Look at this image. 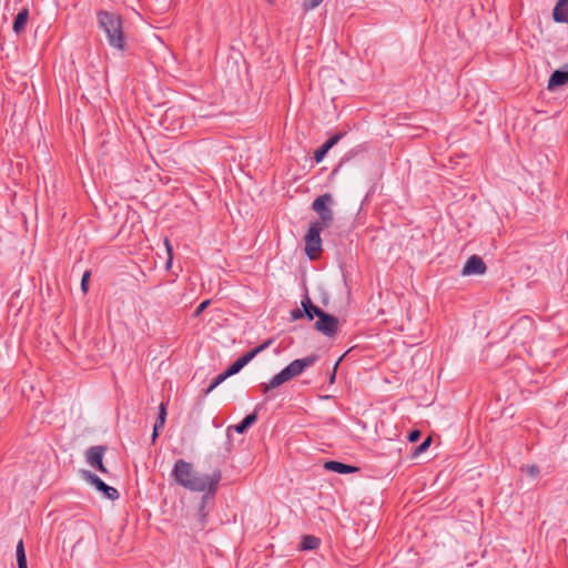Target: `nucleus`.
I'll return each mask as SVG.
<instances>
[{
    "mask_svg": "<svg viewBox=\"0 0 568 568\" xmlns=\"http://www.w3.org/2000/svg\"><path fill=\"white\" fill-rule=\"evenodd\" d=\"M171 478L175 484L192 493H217L222 471L215 469L211 474H201L194 469L191 462L178 459L171 470Z\"/></svg>",
    "mask_w": 568,
    "mask_h": 568,
    "instance_id": "1",
    "label": "nucleus"
},
{
    "mask_svg": "<svg viewBox=\"0 0 568 568\" xmlns=\"http://www.w3.org/2000/svg\"><path fill=\"white\" fill-rule=\"evenodd\" d=\"M97 24L113 50L120 52L125 50L126 37L123 29V19L120 14L108 10H99L97 12Z\"/></svg>",
    "mask_w": 568,
    "mask_h": 568,
    "instance_id": "2",
    "label": "nucleus"
},
{
    "mask_svg": "<svg viewBox=\"0 0 568 568\" xmlns=\"http://www.w3.org/2000/svg\"><path fill=\"white\" fill-rule=\"evenodd\" d=\"M317 361L316 355H308L303 358H297L291 362L280 373L274 375L268 383L261 384V389L264 394L283 385L292 378L300 376L306 368L313 366Z\"/></svg>",
    "mask_w": 568,
    "mask_h": 568,
    "instance_id": "3",
    "label": "nucleus"
},
{
    "mask_svg": "<svg viewBox=\"0 0 568 568\" xmlns=\"http://www.w3.org/2000/svg\"><path fill=\"white\" fill-rule=\"evenodd\" d=\"M333 203H334V200H333V196L331 193H324V194L317 196L313 201L312 209L320 216V220L314 221V223L324 225L326 227H328L333 223V221H334V213L332 210Z\"/></svg>",
    "mask_w": 568,
    "mask_h": 568,
    "instance_id": "4",
    "label": "nucleus"
},
{
    "mask_svg": "<svg viewBox=\"0 0 568 568\" xmlns=\"http://www.w3.org/2000/svg\"><path fill=\"white\" fill-rule=\"evenodd\" d=\"M324 227V225L312 222L305 234V253L311 260L315 258L322 251L321 232Z\"/></svg>",
    "mask_w": 568,
    "mask_h": 568,
    "instance_id": "5",
    "label": "nucleus"
},
{
    "mask_svg": "<svg viewBox=\"0 0 568 568\" xmlns=\"http://www.w3.org/2000/svg\"><path fill=\"white\" fill-rule=\"evenodd\" d=\"M82 476L87 481L94 486L97 490L102 493L105 498L110 500H115L119 498V491L114 487L105 484L98 475L91 473L90 470H83Z\"/></svg>",
    "mask_w": 568,
    "mask_h": 568,
    "instance_id": "6",
    "label": "nucleus"
},
{
    "mask_svg": "<svg viewBox=\"0 0 568 568\" xmlns=\"http://www.w3.org/2000/svg\"><path fill=\"white\" fill-rule=\"evenodd\" d=\"M315 328L322 334L331 337L337 333L338 321L334 315L323 312L315 323Z\"/></svg>",
    "mask_w": 568,
    "mask_h": 568,
    "instance_id": "7",
    "label": "nucleus"
},
{
    "mask_svg": "<svg viewBox=\"0 0 568 568\" xmlns=\"http://www.w3.org/2000/svg\"><path fill=\"white\" fill-rule=\"evenodd\" d=\"M105 453V447L98 445L92 446L85 452L87 463L94 469L99 470L102 474H106L108 470L103 465V456Z\"/></svg>",
    "mask_w": 568,
    "mask_h": 568,
    "instance_id": "8",
    "label": "nucleus"
},
{
    "mask_svg": "<svg viewBox=\"0 0 568 568\" xmlns=\"http://www.w3.org/2000/svg\"><path fill=\"white\" fill-rule=\"evenodd\" d=\"M200 493L202 494V496H201V499H200V503L197 506V511H196L197 521L195 524V529H197V530L204 529V527L206 525V519L209 516L207 504H209L210 499L214 498V496L216 495V493H209V491H200Z\"/></svg>",
    "mask_w": 568,
    "mask_h": 568,
    "instance_id": "9",
    "label": "nucleus"
},
{
    "mask_svg": "<svg viewBox=\"0 0 568 568\" xmlns=\"http://www.w3.org/2000/svg\"><path fill=\"white\" fill-rule=\"evenodd\" d=\"M486 264L483 258L478 255H471L465 263L462 275H483L486 273Z\"/></svg>",
    "mask_w": 568,
    "mask_h": 568,
    "instance_id": "10",
    "label": "nucleus"
},
{
    "mask_svg": "<svg viewBox=\"0 0 568 568\" xmlns=\"http://www.w3.org/2000/svg\"><path fill=\"white\" fill-rule=\"evenodd\" d=\"M345 135V133L339 132L335 135H332L329 139L326 140L325 143H323L315 152H314V161L316 163H321L324 158L326 156L327 152L336 145L339 140Z\"/></svg>",
    "mask_w": 568,
    "mask_h": 568,
    "instance_id": "11",
    "label": "nucleus"
},
{
    "mask_svg": "<svg viewBox=\"0 0 568 568\" xmlns=\"http://www.w3.org/2000/svg\"><path fill=\"white\" fill-rule=\"evenodd\" d=\"M568 83V65L566 70H555L549 77L547 89L552 91Z\"/></svg>",
    "mask_w": 568,
    "mask_h": 568,
    "instance_id": "12",
    "label": "nucleus"
},
{
    "mask_svg": "<svg viewBox=\"0 0 568 568\" xmlns=\"http://www.w3.org/2000/svg\"><path fill=\"white\" fill-rule=\"evenodd\" d=\"M324 469L328 471H334L337 474H353L358 470L357 467L347 465L337 460H329L324 464Z\"/></svg>",
    "mask_w": 568,
    "mask_h": 568,
    "instance_id": "13",
    "label": "nucleus"
},
{
    "mask_svg": "<svg viewBox=\"0 0 568 568\" xmlns=\"http://www.w3.org/2000/svg\"><path fill=\"white\" fill-rule=\"evenodd\" d=\"M552 19L558 23H568V0H558L552 10Z\"/></svg>",
    "mask_w": 568,
    "mask_h": 568,
    "instance_id": "14",
    "label": "nucleus"
},
{
    "mask_svg": "<svg viewBox=\"0 0 568 568\" xmlns=\"http://www.w3.org/2000/svg\"><path fill=\"white\" fill-rule=\"evenodd\" d=\"M166 420V403L162 402L159 406V415L153 426L152 443L159 437L160 430L163 429Z\"/></svg>",
    "mask_w": 568,
    "mask_h": 568,
    "instance_id": "15",
    "label": "nucleus"
},
{
    "mask_svg": "<svg viewBox=\"0 0 568 568\" xmlns=\"http://www.w3.org/2000/svg\"><path fill=\"white\" fill-rule=\"evenodd\" d=\"M301 306L303 310H305V317L308 321L314 320V317H318L324 311L320 308L318 306L314 305L308 297V295H305L301 301Z\"/></svg>",
    "mask_w": 568,
    "mask_h": 568,
    "instance_id": "16",
    "label": "nucleus"
},
{
    "mask_svg": "<svg viewBox=\"0 0 568 568\" xmlns=\"http://www.w3.org/2000/svg\"><path fill=\"white\" fill-rule=\"evenodd\" d=\"M257 419V413L254 410L253 413L246 415L243 420L236 425L230 426V429L235 430L237 434H244Z\"/></svg>",
    "mask_w": 568,
    "mask_h": 568,
    "instance_id": "17",
    "label": "nucleus"
},
{
    "mask_svg": "<svg viewBox=\"0 0 568 568\" xmlns=\"http://www.w3.org/2000/svg\"><path fill=\"white\" fill-rule=\"evenodd\" d=\"M273 343V339L270 338L267 341H265L264 343H262L261 345H258L257 347L246 352L245 354H243L241 357H239V359L242 362V364L245 366L246 364H248L258 353H261L262 351L266 349L271 344Z\"/></svg>",
    "mask_w": 568,
    "mask_h": 568,
    "instance_id": "18",
    "label": "nucleus"
},
{
    "mask_svg": "<svg viewBox=\"0 0 568 568\" xmlns=\"http://www.w3.org/2000/svg\"><path fill=\"white\" fill-rule=\"evenodd\" d=\"M28 17H29V10L27 8H23L21 11H19V13L14 18V21H13V26H12V29L13 31L19 34L21 33L26 26H27V22H28Z\"/></svg>",
    "mask_w": 568,
    "mask_h": 568,
    "instance_id": "19",
    "label": "nucleus"
},
{
    "mask_svg": "<svg viewBox=\"0 0 568 568\" xmlns=\"http://www.w3.org/2000/svg\"><path fill=\"white\" fill-rule=\"evenodd\" d=\"M16 555L18 568H28L27 556L22 540H19L17 544Z\"/></svg>",
    "mask_w": 568,
    "mask_h": 568,
    "instance_id": "20",
    "label": "nucleus"
},
{
    "mask_svg": "<svg viewBox=\"0 0 568 568\" xmlns=\"http://www.w3.org/2000/svg\"><path fill=\"white\" fill-rule=\"evenodd\" d=\"M320 539L312 535H306L302 538L301 548L303 550H314L320 546Z\"/></svg>",
    "mask_w": 568,
    "mask_h": 568,
    "instance_id": "21",
    "label": "nucleus"
},
{
    "mask_svg": "<svg viewBox=\"0 0 568 568\" xmlns=\"http://www.w3.org/2000/svg\"><path fill=\"white\" fill-rule=\"evenodd\" d=\"M430 444H432V437L428 436L418 446H416L414 448V450L412 453V457L416 458L419 455H422L423 453H425L429 448Z\"/></svg>",
    "mask_w": 568,
    "mask_h": 568,
    "instance_id": "22",
    "label": "nucleus"
},
{
    "mask_svg": "<svg viewBox=\"0 0 568 568\" xmlns=\"http://www.w3.org/2000/svg\"><path fill=\"white\" fill-rule=\"evenodd\" d=\"M244 367V365L242 364V362L237 358L235 362H233L229 367L227 369H225L223 372V376L229 378L230 376H233L235 374H237L242 368Z\"/></svg>",
    "mask_w": 568,
    "mask_h": 568,
    "instance_id": "23",
    "label": "nucleus"
},
{
    "mask_svg": "<svg viewBox=\"0 0 568 568\" xmlns=\"http://www.w3.org/2000/svg\"><path fill=\"white\" fill-rule=\"evenodd\" d=\"M226 377L223 376V373L219 374L213 378L210 385L203 389V396H207L211 392H213L220 384H222Z\"/></svg>",
    "mask_w": 568,
    "mask_h": 568,
    "instance_id": "24",
    "label": "nucleus"
},
{
    "mask_svg": "<svg viewBox=\"0 0 568 568\" xmlns=\"http://www.w3.org/2000/svg\"><path fill=\"white\" fill-rule=\"evenodd\" d=\"M322 2H323V0H304L303 1V9L306 12L307 11H312L315 8H317Z\"/></svg>",
    "mask_w": 568,
    "mask_h": 568,
    "instance_id": "25",
    "label": "nucleus"
},
{
    "mask_svg": "<svg viewBox=\"0 0 568 568\" xmlns=\"http://www.w3.org/2000/svg\"><path fill=\"white\" fill-rule=\"evenodd\" d=\"M90 271H85L81 278V290L83 293H87L89 290V280H90Z\"/></svg>",
    "mask_w": 568,
    "mask_h": 568,
    "instance_id": "26",
    "label": "nucleus"
},
{
    "mask_svg": "<svg viewBox=\"0 0 568 568\" xmlns=\"http://www.w3.org/2000/svg\"><path fill=\"white\" fill-rule=\"evenodd\" d=\"M531 326V321L529 318H520L513 327L511 331H517L520 327Z\"/></svg>",
    "mask_w": 568,
    "mask_h": 568,
    "instance_id": "27",
    "label": "nucleus"
},
{
    "mask_svg": "<svg viewBox=\"0 0 568 568\" xmlns=\"http://www.w3.org/2000/svg\"><path fill=\"white\" fill-rule=\"evenodd\" d=\"M291 317L293 321L305 317V310L303 308H294L291 311Z\"/></svg>",
    "mask_w": 568,
    "mask_h": 568,
    "instance_id": "28",
    "label": "nucleus"
},
{
    "mask_svg": "<svg viewBox=\"0 0 568 568\" xmlns=\"http://www.w3.org/2000/svg\"><path fill=\"white\" fill-rule=\"evenodd\" d=\"M526 471L532 478L537 477L540 473L539 467L537 465H528L526 467Z\"/></svg>",
    "mask_w": 568,
    "mask_h": 568,
    "instance_id": "29",
    "label": "nucleus"
},
{
    "mask_svg": "<svg viewBox=\"0 0 568 568\" xmlns=\"http://www.w3.org/2000/svg\"><path fill=\"white\" fill-rule=\"evenodd\" d=\"M419 437H420V432L418 429H413L409 432L407 439L409 443H415L419 439Z\"/></svg>",
    "mask_w": 568,
    "mask_h": 568,
    "instance_id": "30",
    "label": "nucleus"
},
{
    "mask_svg": "<svg viewBox=\"0 0 568 568\" xmlns=\"http://www.w3.org/2000/svg\"><path fill=\"white\" fill-rule=\"evenodd\" d=\"M210 305V300H205L203 302L200 303V305L196 307L195 312H194V316H199L200 314H202V312H204V310Z\"/></svg>",
    "mask_w": 568,
    "mask_h": 568,
    "instance_id": "31",
    "label": "nucleus"
},
{
    "mask_svg": "<svg viewBox=\"0 0 568 568\" xmlns=\"http://www.w3.org/2000/svg\"><path fill=\"white\" fill-rule=\"evenodd\" d=\"M164 244L166 246V251H168L169 256H170L169 262H168V265H170L171 264V260H172V246H171L170 241L168 239H165Z\"/></svg>",
    "mask_w": 568,
    "mask_h": 568,
    "instance_id": "32",
    "label": "nucleus"
},
{
    "mask_svg": "<svg viewBox=\"0 0 568 568\" xmlns=\"http://www.w3.org/2000/svg\"><path fill=\"white\" fill-rule=\"evenodd\" d=\"M337 365H338V362L334 365L333 372H332V374L329 375V382H331V383H334V382H335V374H336Z\"/></svg>",
    "mask_w": 568,
    "mask_h": 568,
    "instance_id": "33",
    "label": "nucleus"
}]
</instances>
